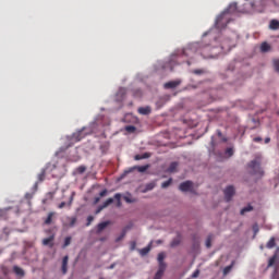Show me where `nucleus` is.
Here are the masks:
<instances>
[{"label": "nucleus", "mask_w": 279, "mask_h": 279, "mask_svg": "<svg viewBox=\"0 0 279 279\" xmlns=\"http://www.w3.org/2000/svg\"><path fill=\"white\" fill-rule=\"evenodd\" d=\"M100 197H106V195H108V190H102L100 193H99Z\"/></svg>", "instance_id": "43"}, {"label": "nucleus", "mask_w": 279, "mask_h": 279, "mask_svg": "<svg viewBox=\"0 0 279 279\" xmlns=\"http://www.w3.org/2000/svg\"><path fill=\"white\" fill-rule=\"evenodd\" d=\"M124 201L128 203V204H132V202H134V201H132L130 197H128V196H125L124 197Z\"/></svg>", "instance_id": "47"}, {"label": "nucleus", "mask_w": 279, "mask_h": 279, "mask_svg": "<svg viewBox=\"0 0 279 279\" xmlns=\"http://www.w3.org/2000/svg\"><path fill=\"white\" fill-rule=\"evenodd\" d=\"M154 189H156V182L147 183L142 190V193H148V191H154Z\"/></svg>", "instance_id": "13"}, {"label": "nucleus", "mask_w": 279, "mask_h": 279, "mask_svg": "<svg viewBox=\"0 0 279 279\" xmlns=\"http://www.w3.org/2000/svg\"><path fill=\"white\" fill-rule=\"evenodd\" d=\"M93 221H95V217L88 216V217H87V223H86V226H90V223H93Z\"/></svg>", "instance_id": "35"}, {"label": "nucleus", "mask_w": 279, "mask_h": 279, "mask_svg": "<svg viewBox=\"0 0 279 279\" xmlns=\"http://www.w3.org/2000/svg\"><path fill=\"white\" fill-rule=\"evenodd\" d=\"M252 8H254V3H251Z\"/></svg>", "instance_id": "56"}, {"label": "nucleus", "mask_w": 279, "mask_h": 279, "mask_svg": "<svg viewBox=\"0 0 279 279\" xmlns=\"http://www.w3.org/2000/svg\"><path fill=\"white\" fill-rule=\"evenodd\" d=\"M84 131H80V132H77V133H74L73 134V138L76 141V142H80L81 140H83L84 138Z\"/></svg>", "instance_id": "20"}, {"label": "nucleus", "mask_w": 279, "mask_h": 279, "mask_svg": "<svg viewBox=\"0 0 279 279\" xmlns=\"http://www.w3.org/2000/svg\"><path fill=\"white\" fill-rule=\"evenodd\" d=\"M114 203V198H108L97 210V213H101V210H104V208H108V206H110V204Z\"/></svg>", "instance_id": "12"}, {"label": "nucleus", "mask_w": 279, "mask_h": 279, "mask_svg": "<svg viewBox=\"0 0 279 279\" xmlns=\"http://www.w3.org/2000/svg\"><path fill=\"white\" fill-rule=\"evenodd\" d=\"M108 226H110V221H105V222L98 223L97 232H104V230H106V228H108Z\"/></svg>", "instance_id": "17"}, {"label": "nucleus", "mask_w": 279, "mask_h": 279, "mask_svg": "<svg viewBox=\"0 0 279 279\" xmlns=\"http://www.w3.org/2000/svg\"><path fill=\"white\" fill-rule=\"evenodd\" d=\"M114 199L118 201V206H121V194H116Z\"/></svg>", "instance_id": "37"}, {"label": "nucleus", "mask_w": 279, "mask_h": 279, "mask_svg": "<svg viewBox=\"0 0 279 279\" xmlns=\"http://www.w3.org/2000/svg\"><path fill=\"white\" fill-rule=\"evenodd\" d=\"M125 131L129 132V134H134V132H136V126L128 125L125 126Z\"/></svg>", "instance_id": "28"}, {"label": "nucleus", "mask_w": 279, "mask_h": 279, "mask_svg": "<svg viewBox=\"0 0 279 279\" xmlns=\"http://www.w3.org/2000/svg\"><path fill=\"white\" fill-rule=\"evenodd\" d=\"M194 73H195V75H202V73H204V71H202V70H194Z\"/></svg>", "instance_id": "46"}, {"label": "nucleus", "mask_w": 279, "mask_h": 279, "mask_svg": "<svg viewBox=\"0 0 279 279\" xmlns=\"http://www.w3.org/2000/svg\"><path fill=\"white\" fill-rule=\"evenodd\" d=\"M156 243H157V245H160V244H162V240H157Z\"/></svg>", "instance_id": "51"}, {"label": "nucleus", "mask_w": 279, "mask_h": 279, "mask_svg": "<svg viewBox=\"0 0 279 279\" xmlns=\"http://www.w3.org/2000/svg\"><path fill=\"white\" fill-rule=\"evenodd\" d=\"M151 155L149 154V153H144L143 155H142V160H145V159H147V158H149Z\"/></svg>", "instance_id": "42"}, {"label": "nucleus", "mask_w": 279, "mask_h": 279, "mask_svg": "<svg viewBox=\"0 0 279 279\" xmlns=\"http://www.w3.org/2000/svg\"><path fill=\"white\" fill-rule=\"evenodd\" d=\"M86 171V168L84 166H80L77 168V173H84Z\"/></svg>", "instance_id": "38"}, {"label": "nucleus", "mask_w": 279, "mask_h": 279, "mask_svg": "<svg viewBox=\"0 0 279 279\" xmlns=\"http://www.w3.org/2000/svg\"><path fill=\"white\" fill-rule=\"evenodd\" d=\"M218 136H221V131H218Z\"/></svg>", "instance_id": "55"}, {"label": "nucleus", "mask_w": 279, "mask_h": 279, "mask_svg": "<svg viewBox=\"0 0 279 279\" xmlns=\"http://www.w3.org/2000/svg\"><path fill=\"white\" fill-rule=\"evenodd\" d=\"M64 206H66V203L62 202V203H60V204L58 205V208L62 209V208H64Z\"/></svg>", "instance_id": "48"}, {"label": "nucleus", "mask_w": 279, "mask_h": 279, "mask_svg": "<svg viewBox=\"0 0 279 279\" xmlns=\"http://www.w3.org/2000/svg\"><path fill=\"white\" fill-rule=\"evenodd\" d=\"M53 241H56V235L54 234H52V235H50L49 238H45L44 240H43V245H48L49 247H52L53 246Z\"/></svg>", "instance_id": "9"}, {"label": "nucleus", "mask_w": 279, "mask_h": 279, "mask_svg": "<svg viewBox=\"0 0 279 279\" xmlns=\"http://www.w3.org/2000/svg\"><path fill=\"white\" fill-rule=\"evenodd\" d=\"M276 263V257H271L268 262V267H271Z\"/></svg>", "instance_id": "40"}, {"label": "nucleus", "mask_w": 279, "mask_h": 279, "mask_svg": "<svg viewBox=\"0 0 279 279\" xmlns=\"http://www.w3.org/2000/svg\"><path fill=\"white\" fill-rule=\"evenodd\" d=\"M254 143H263V137H255Z\"/></svg>", "instance_id": "44"}, {"label": "nucleus", "mask_w": 279, "mask_h": 279, "mask_svg": "<svg viewBox=\"0 0 279 279\" xmlns=\"http://www.w3.org/2000/svg\"><path fill=\"white\" fill-rule=\"evenodd\" d=\"M236 10H239L236 2H232L229 5V8L220 16H218V19L216 21L217 27H226L228 25V22H226V24H223V19H226V14H234V12H236Z\"/></svg>", "instance_id": "1"}, {"label": "nucleus", "mask_w": 279, "mask_h": 279, "mask_svg": "<svg viewBox=\"0 0 279 279\" xmlns=\"http://www.w3.org/2000/svg\"><path fill=\"white\" fill-rule=\"evenodd\" d=\"M234 193H235L234 186H232V185L227 186L225 190V199L227 202H230V199H232V197H234Z\"/></svg>", "instance_id": "4"}, {"label": "nucleus", "mask_w": 279, "mask_h": 279, "mask_svg": "<svg viewBox=\"0 0 279 279\" xmlns=\"http://www.w3.org/2000/svg\"><path fill=\"white\" fill-rule=\"evenodd\" d=\"M166 269H167V264L159 263V268H158V271L156 272L154 279H161L162 276L165 275Z\"/></svg>", "instance_id": "5"}, {"label": "nucleus", "mask_w": 279, "mask_h": 279, "mask_svg": "<svg viewBox=\"0 0 279 279\" xmlns=\"http://www.w3.org/2000/svg\"><path fill=\"white\" fill-rule=\"evenodd\" d=\"M149 169V165L146 166H134L132 168H129L128 170L124 171V173H132V171H138L140 173H145Z\"/></svg>", "instance_id": "3"}, {"label": "nucleus", "mask_w": 279, "mask_h": 279, "mask_svg": "<svg viewBox=\"0 0 279 279\" xmlns=\"http://www.w3.org/2000/svg\"><path fill=\"white\" fill-rule=\"evenodd\" d=\"M69 245H71V236H66L64 239V243L62 245V248L64 250V248L69 247Z\"/></svg>", "instance_id": "29"}, {"label": "nucleus", "mask_w": 279, "mask_h": 279, "mask_svg": "<svg viewBox=\"0 0 279 279\" xmlns=\"http://www.w3.org/2000/svg\"><path fill=\"white\" fill-rule=\"evenodd\" d=\"M114 203V198H108L97 210V213H101V210H104V208H108V206H110V204Z\"/></svg>", "instance_id": "11"}, {"label": "nucleus", "mask_w": 279, "mask_h": 279, "mask_svg": "<svg viewBox=\"0 0 279 279\" xmlns=\"http://www.w3.org/2000/svg\"><path fill=\"white\" fill-rule=\"evenodd\" d=\"M125 234H128V229L122 230V233L120 234V236L116 239V243H119V241H123V239H125Z\"/></svg>", "instance_id": "24"}, {"label": "nucleus", "mask_w": 279, "mask_h": 279, "mask_svg": "<svg viewBox=\"0 0 279 279\" xmlns=\"http://www.w3.org/2000/svg\"><path fill=\"white\" fill-rule=\"evenodd\" d=\"M275 71L279 73V59L274 61Z\"/></svg>", "instance_id": "34"}, {"label": "nucleus", "mask_w": 279, "mask_h": 279, "mask_svg": "<svg viewBox=\"0 0 279 279\" xmlns=\"http://www.w3.org/2000/svg\"><path fill=\"white\" fill-rule=\"evenodd\" d=\"M61 271L63 276H65L66 271H69V255H65L62 258Z\"/></svg>", "instance_id": "7"}, {"label": "nucleus", "mask_w": 279, "mask_h": 279, "mask_svg": "<svg viewBox=\"0 0 279 279\" xmlns=\"http://www.w3.org/2000/svg\"><path fill=\"white\" fill-rule=\"evenodd\" d=\"M270 29H279V22L277 20L270 21Z\"/></svg>", "instance_id": "25"}, {"label": "nucleus", "mask_w": 279, "mask_h": 279, "mask_svg": "<svg viewBox=\"0 0 279 279\" xmlns=\"http://www.w3.org/2000/svg\"><path fill=\"white\" fill-rule=\"evenodd\" d=\"M271 49V46H269V44H267L266 41H264L262 45H260V51L263 53H267V51H269Z\"/></svg>", "instance_id": "18"}, {"label": "nucleus", "mask_w": 279, "mask_h": 279, "mask_svg": "<svg viewBox=\"0 0 279 279\" xmlns=\"http://www.w3.org/2000/svg\"><path fill=\"white\" fill-rule=\"evenodd\" d=\"M206 247L210 248L213 247V235H208L205 242Z\"/></svg>", "instance_id": "27"}, {"label": "nucleus", "mask_w": 279, "mask_h": 279, "mask_svg": "<svg viewBox=\"0 0 279 279\" xmlns=\"http://www.w3.org/2000/svg\"><path fill=\"white\" fill-rule=\"evenodd\" d=\"M232 267H234V260L231 262V265L226 266L223 268V271H222L223 276H228V274H230V271H232Z\"/></svg>", "instance_id": "19"}, {"label": "nucleus", "mask_w": 279, "mask_h": 279, "mask_svg": "<svg viewBox=\"0 0 279 279\" xmlns=\"http://www.w3.org/2000/svg\"><path fill=\"white\" fill-rule=\"evenodd\" d=\"M71 204H73V196L70 198L69 206H71Z\"/></svg>", "instance_id": "52"}, {"label": "nucleus", "mask_w": 279, "mask_h": 279, "mask_svg": "<svg viewBox=\"0 0 279 279\" xmlns=\"http://www.w3.org/2000/svg\"><path fill=\"white\" fill-rule=\"evenodd\" d=\"M183 53H186V50H184Z\"/></svg>", "instance_id": "57"}, {"label": "nucleus", "mask_w": 279, "mask_h": 279, "mask_svg": "<svg viewBox=\"0 0 279 279\" xmlns=\"http://www.w3.org/2000/svg\"><path fill=\"white\" fill-rule=\"evenodd\" d=\"M269 143H271V138H270V137H266V138H265V144L267 145V144H269Z\"/></svg>", "instance_id": "50"}, {"label": "nucleus", "mask_w": 279, "mask_h": 279, "mask_svg": "<svg viewBox=\"0 0 279 279\" xmlns=\"http://www.w3.org/2000/svg\"><path fill=\"white\" fill-rule=\"evenodd\" d=\"M99 199H100L99 197H96L95 198V204L99 203Z\"/></svg>", "instance_id": "53"}, {"label": "nucleus", "mask_w": 279, "mask_h": 279, "mask_svg": "<svg viewBox=\"0 0 279 279\" xmlns=\"http://www.w3.org/2000/svg\"><path fill=\"white\" fill-rule=\"evenodd\" d=\"M178 245H180V238L172 240V242L170 243L171 247H178Z\"/></svg>", "instance_id": "31"}, {"label": "nucleus", "mask_w": 279, "mask_h": 279, "mask_svg": "<svg viewBox=\"0 0 279 279\" xmlns=\"http://www.w3.org/2000/svg\"><path fill=\"white\" fill-rule=\"evenodd\" d=\"M69 219H70L69 227H70V228H73V226H75V223H77V218L72 217V218H69Z\"/></svg>", "instance_id": "32"}, {"label": "nucleus", "mask_w": 279, "mask_h": 279, "mask_svg": "<svg viewBox=\"0 0 279 279\" xmlns=\"http://www.w3.org/2000/svg\"><path fill=\"white\" fill-rule=\"evenodd\" d=\"M192 278H199V269L195 270V271L192 274Z\"/></svg>", "instance_id": "41"}, {"label": "nucleus", "mask_w": 279, "mask_h": 279, "mask_svg": "<svg viewBox=\"0 0 279 279\" xmlns=\"http://www.w3.org/2000/svg\"><path fill=\"white\" fill-rule=\"evenodd\" d=\"M45 178H47V168L41 169L40 173L37 175L38 182H45Z\"/></svg>", "instance_id": "15"}, {"label": "nucleus", "mask_w": 279, "mask_h": 279, "mask_svg": "<svg viewBox=\"0 0 279 279\" xmlns=\"http://www.w3.org/2000/svg\"><path fill=\"white\" fill-rule=\"evenodd\" d=\"M134 160H143L142 155H135Z\"/></svg>", "instance_id": "49"}, {"label": "nucleus", "mask_w": 279, "mask_h": 279, "mask_svg": "<svg viewBox=\"0 0 279 279\" xmlns=\"http://www.w3.org/2000/svg\"><path fill=\"white\" fill-rule=\"evenodd\" d=\"M109 269H114V264L110 265Z\"/></svg>", "instance_id": "54"}, {"label": "nucleus", "mask_w": 279, "mask_h": 279, "mask_svg": "<svg viewBox=\"0 0 279 279\" xmlns=\"http://www.w3.org/2000/svg\"><path fill=\"white\" fill-rule=\"evenodd\" d=\"M32 197H34V194H31V193H26L25 194V198L26 199H32Z\"/></svg>", "instance_id": "45"}, {"label": "nucleus", "mask_w": 279, "mask_h": 279, "mask_svg": "<svg viewBox=\"0 0 279 279\" xmlns=\"http://www.w3.org/2000/svg\"><path fill=\"white\" fill-rule=\"evenodd\" d=\"M248 169H250V173L252 175H259V178H262V175H264V171L263 168L260 167V159H254L248 163Z\"/></svg>", "instance_id": "2"}, {"label": "nucleus", "mask_w": 279, "mask_h": 279, "mask_svg": "<svg viewBox=\"0 0 279 279\" xmlns=\"http://www.w3.org/2000/svg\"><path fill=\"white\" fill-rule=\"evenodd\" d=\"M56 216V213L50 211L47 216V218L45 219L44 223L46 226H51V221H53V217Z\"/></svg>", "instance_id": "16"}, {"label": "nucleus", "mask_w": 279, "mask_h": 279, "mask_svg": "<svg viewBox=\"0 0 279 279\" xmlns=\"http://www.w3.org/2000/svg\"><path fill=\"white\" fill-rule=\"evenodd\" d=\"M13 271H14L15 276H20L21 278H23L25 276V270H23V268H21L19 266H13Z\"/></svg>", "instance_id": "14"}, {"label": "nucleus", "mask_w": 279, "mask_h": 279, "mask_svg": "<svg viewBox=\"0 0 279 279\" xmlns=\"http://www.w3.org/2000/svg\"><path fill=\"white\" fill-rule=\"evenodd\" d=\"M130 250H131V252H134V250H136V241L131 242Z\"/></svg>", "instance_id": "36"}, {"label": "nucleus", "mask_w": 279, "mask_h": 279, "mask_svg": "<svg viewBox=\"0 0 279 279\" xmlns=\"http://www.w3.org/2000/svg\"><path fill=\"white\" fill-rule=\"evenodd\" d=\"M180 191H182L183 193H186L189 191L193 190V183L191 181H185L183 183L180 184L179 186Z\"/></svg>", "instance_id": "6"}, {"label": "nucleus", "mask_w": 279, "mask_h": 279, "mask_svg": "<svg viewBox=\"0 0 279 279\" xmlns=\"http://www.w3.org/2000/svg\"><path fill=\"white\" fill-rule=\"evenodd\" d=\"M171 182H173L172 179H169L168 181H165V182L161 184V189H169V186H171Z\"/></svg>", "instance_id": "30"}, {"label": "nucleus", "mask_w": 279, "mask_h": 279, "mask_svg": "<svg viewBox=\"0 0 279 279\" xmlns=\"http://www.w3.org/2000/svg\"><path fill=\"white\" fill-rule=\"evenodd\" d=\"M157 260H158V263H165V253H159Z\"/></svg>", "instance_id": "33"}, {"label": "nucleus", "mask_w": 279, "mask_h": 279, "mask_svg": "<svg viewBox=\"0 0 279 279\" xmlns=\"http://www.w3.org/2000/svg\"><path fill=\"white\" fill-rule=\"evenodd\" d=\"M252 210H254V207L252 205H247L241 209L240 214L245 215V213H252Z\"/></svg>", "instance_id": "22"}, {"label": "nucleus", "mask_w": 279, "mask_h": 279, "mask_svg": "<svg viewBox=\"0 0 279 279\" xmlns=\"http://www.w3.org/2000/svg\"><path fill=\"white\" fill-rule=\"evenodd\" d=\"M137 112L144 116L151 114V107H140Z\"/></svg>", "instance_id": "10"}, {"label": "nucleus", "mask_w": 279, "mask_h": 279, "mask_svg": "<svg viewBox=\"0 0 279 279\" xmlns=\"http://www.w3.org/2000/svg\"><path fill=\"white\" fill-rule=\"evenodd\" d=\"M226 154H228V156H233L234 150L232 148H227Z\"/></svg>", "instance_id": "39"}, {"label": "nucleus", "mask_w": 279, "mask_h": 279, "mask_svg": "<svg viewBox=\"0 0 279 279\" xmlns=\"http://www.w3.org/2000/svg\"><path fill=\"white\" fill-rule=\"evenodd\" d=\"M266 247H267L268 250H271V248L276 247V239H275V238H271V239L268 241V243L266 244Z\"/></svg>", "instance_id": "23"}, {"label": "nucleus", "mask_w": 279, "mask_h": 279, "mask_svg": "<svg viewBox=\"0 0 279 279\" xmlns=\"http://www.w3.org/2000/svg\"><path fill=\"white\" fill-rule=\"evenodd\" d=\"M180 84H182V81L177 80V81H170V82L166 83L163 86H165V88H178V86H180Z\"/></svg>", "instance_id": "8"}, {"label": "nucleus", "mask_w": 279, "mask_h": 279, "mask_svg": "<svg viewBox=\"0 0 279 279\" xmlns=\"http://www.w3.org/2000/svg\"><path fill=\"white\" fill-rule=\"evenodd\" d=\"M177 169H178V162H172V163H170V166L168 168V172L175 173Z\"/></svg>", "instance_id": "21"}, {"label": "nucleus", "mask_w": 279, "mask_h": 279, "mask_svg": "<svg viewBox=\"0 0 279 279\" xmlns=\"http://www.w3.org/2000/svg\"><path fill=\"white\" fill-rule=\"evenodd\" d=\"M150 250H151V246H146V247L142 248L140 251V253L142 256H147V254H149Z\"/></svg>", "instance_id": "26"}]
</instances>
